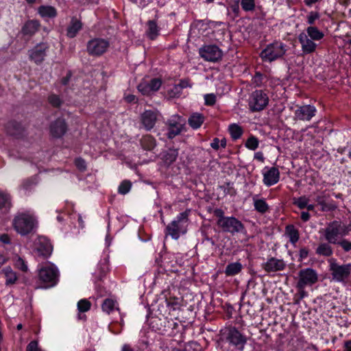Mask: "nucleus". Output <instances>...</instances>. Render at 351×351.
<instances>
[{"mask_svg":"<svg viewBox=\"0 0 351 351\" xmlns=\"http://www.w3.org/2000/svg\"><path fill=\"white\" fill-rule=\"evenodd\" d=\"M285 234L288 237L290 243L295 246L300 239L298 230L293 225H287L285 227Z\"/></svg>","mask_w":351,"mask_h":351,"instance_id":"obj_25","label":"nucleus"},{"mask_svg":"<svg viewBox=\"0 0 351 351\" xmlns=\"http://www.w3.org/2000/svg\"><path fill=\"white\" fill-rule=\"evenodd\" d=\"M116 301L107 298L101 304V308L103 311L110 314L116 308Z\"/></svg>","mask_w":351,"mask_h":351,"instance_id":"obj_35","label":"nucleus"},{"mask_svg":"<svg viewBox=\"0 0 351 351\" xmlns=\"http://www.w3.org/2000/svg\"><path fill=\"white\" fill-rule=\"evenodd\" d=\"M298 40L303 53L306 54L312 53L316 50L317 44L315 40L308 38L306 33H300L298 36Z\"/></svg>","mask_w":351,"mask_h":351,"instance_id":"obj_18","label":"nucleus"},{"mask_svg":"<svg viewBox=\"0 0 351 351\" xmlns=\"http://www.w3.org/2000/svg\"><path fill=\"white\" fill-rule=\"evenodd\" d=\"M213 213L215 216H216L218 219L217 222H219L222 219L226 218L227 217L224 216V212L221 208H216L214 210Z\"/></svg>","mask_w":351,"mask_h":351,"instance_id":"obj_53","label":"nucleus"},{"mask_svg":"<svg viewBox=\"0 0 351 351\" xmlns=\"http://www.w3.org/2000/svg\"><path fill=\"white\" fill-rule=\"evenodd\" d=\"M48 101L51 105H52L53 107H60L62 104V101L59 96L51 94L48 97Z\"/></svg>","mask_w":351,"mask_h":351,"instance_id":"obj_49","label":"nucleus"},{"mask_svg":"<svg viewBox=\"0 0 351 351\" xmlns=\"http://www.w3.org/2000/svg\"><path fill=\"white\" fill-rule=\"evenodd\" d=\"M287 264L282 259L276 257L268 258L267 261L262 264V267L267 273L281 271L286 268Z\"/></svg>","mask_w":351,"mask_h":351,"instance_id":"obj_17","label":"nucleus"},{"mask_svg":"<svg viewBox=\"0 0 351 351\" xmlns=\"http://www.w3.org/2000/svg\"><path fill=\"white\" fill-rule=\"evenodd\" d=\"M205 120V118L203 114L195 112L193 113L189 118L188 122L189 125L193 129H198L201 127V125L203 124L204 121Z\"/></svg>","mask_w":351,"mask_h":351,"instance_id":"obj_26","label":"nucleus"},{"mask_svg":"<svg viewBox=\"0 0 351 351\" xmlns=\"http://www.w3.org/2000/svg\"><path fill=\"white\" fill-rule=\"evenodd\" d=\"M161 85L162 81L159 78H153L150 81L143 80L137 86V89L142 95L149 96L156 92Z\"/></svg>","mask_w":351,"mask_h":351,"instance_id":"obj_13","label":"nucleus"},{"mask_svg":"<svg viewBox=\"0 0 351 351\" xmlns=\"http://www.w3.org/2000/svg\"><path fill=\"white\" fill-rule=\"evenodd\" d=\"M301 219L304 222L308 221L310 219V214L308 212H302Z\"/></svg>","mask_w":351,"mask_h":351,"instance_id":"obj_58","label":"nucleus"},{"mask_svg":"<svg viewBox=\"0 0 351 351\" xmlns=\"http://www.w3.org/2000/svg\"><path fill=\"white\" fill-rule=\"evenodd\" d=\"M223 335L226 341L237 350L243 351L247 343V337L236 327H229L225 329Z\"/></svg>","mask_w":351,"mask_h":351,"instance_id":"obj_7","label":"nucleus"},{"mask_svg":"<svg viewBox=\"0 0 351 351\" xmlns=\"http://www.w3.org/2000/svg\"><path fill=\"white\" fill-rule=\"evenodd\" d=\"M5 277V284L12 285L15 283L17 280L16 275L10 267H6L2 270Z\"/></svg>","mask_w":351,"mask_h":351,"instance_id":"obj_33","label":"nucleus"},{"mask_svg":"<svg viewBox=\"0 0 351 351\" xmlns=\"http://www.w3.org/2000/svg\"><path fill=\"white\" fill-rule=\"evenodd\" d=\"M299 255H300V258L302 260L308 257V249L306 248V247L301 248L300 250Z\"/></svg>","mask_w":351,"mask_h":351,"instance_id":"obj_57","label":"nucleus"},{"mask_svg":"<svg viewBox=\"0 0 351 351\" xmlns=\"http://www.w3.org/2000/svg\"><path fill=\"white\" fill-rule=\"evenodd\" d=\"M220 140L218 138H215L210 143V147L215 150H218L220 147Z\"/></svg>","mask_w":351,"mask_h":351,"instance_id":"obj_56","label":"nucleus"},{"mask_svg":"<svg viewBox=\"0 0 351 351\" xmlns=\"http://www.w3.org/2000/svg\"><path fill=\"white\" fill-rule=\"evenodd\" d=\"M11 206L10 197L6 194L0 193V209L9 208Z\"/></svg>","mask_w":351,"mask_h":351,"instance_id":"obj_44","label":"nucleus"},{"mask_svg":"<svg viewBox=\"0 0 351 351\" xmlns=\"http://www.w3.org/2000/svg\"><path fill=\"white\" fill-rule=\"evenodd\" d=\"M259 141L255 136H250L245 142V147L251 150H255L258 147Z\"/></svg>","mask_w":351,"mask_h":351,"instance_id":"obj_45","label":"nucleus"},{"mask_svg":"<svg viewBox=\"0 0 351 351\" xmlns=\"http://www.w3.org/2000/svg\"><path fill=\"white\" fill-rule=\"evenodd\" d=\"M82 24L80 21L77 19L73 18L71 21L69 25L66 29V36L69 38H74L76 36L78 32L82 29Z\"/></svg>","mask_w":351,"mask_h":351,"instance_id":"obj_24","label":"nucleus"},{"mask_svg":"<svg viewBox=\"0 0 351 351\" xmlns=\"http://www.w3.org/2000/svg\"><path fill=\"white\" fill-rule=\"evenodd\" d=\"M226 184L228 186V189H227V191L225 189L224 192L226 193H227V194H230L231 195H234L236 193L234 189L232 187L230 186V184L229 182L227 183Z\"/></svg>","mask_w":351,"mask_h":351,"instance_id":"obj_59","label":"nucleus"},{"mask_svg":"<svg viewBox=\"0 0 351 351\" xmlns=\"http://www.w3.org/2000/svg\"><path fill=\"white\" fill-rule=\"evenodd\" d=\"M243 269L241 263L235 262L228 264L225 269V274L227 276H233L239 274Z\"/></svg>","mask_w":351,"mask_h":351,"instance_id":"obj_28","label":"nucleus"},{"mask_svg":"<svg viewBox=\"0 0 351 351\" xmlns=\"http://www.w3.org/2000/svg\"><path fill=\"white\" fill-rule=\"evenodd\" d=\"M40 24L37 20L27 21L21 29V32L24 35L32 36L37 32L40 28Z\"/></svg>","mask_w":351,"mask_h":351,"instance_id":"obj_22","label":"nucleus"},{"mask_svg":"<svg viewBox=\"0 0 351 351\" xmlns=\"http://www.w3.org/2000/svg\"><path fill=\"white\" fill-rule=\"evenodd\" d=\"M287 51V46L280 41L269 44L261 51L260 57L264 62H271L283 57Z\"/></svg>","mask_w":351,"mask_h":351,"instance_id":"obj_6","label":"nucleus"},{"mask_svg":"<svg viewBox=\"0 0 351 351\" xmlns=\"http://www.w3.org/2000/svg\"><path fill=\"white\" fill-rule=\"evenodd\" d=\"M241 5L245 12L253 11L255 8V0H241Z\"/></svg>","mask_w":351,"mask_h":351,"instance_id":"obj_42","label":"nucleus"},{"mask_svg":"<svg viewBox=\"0 0 351 351\" xmlns=\"http://www.w3.org/2000/svg\"><path fill=\"white\" fill-rule=\"evenodd\" d=\"M141 123L147 130H152L157 120L156 112L152 110H145L141 116Z\"/></svg>","mask_w":351,"mask_h":351,"instance_id":"obj_21","label":"nucleus"},{"mask_svg":"<svg viewBox=\"0 0 351 351\" xmlns=\"http://www.w3.org/2000/svg\"><path fill=\"white\" fill-rule=\"evenodd\" d=\"M335 245H339L346 252L351 251V241L348 239H341Z\"/></svg>","mask_w":351,"mask_h":351,"instance_id":"obj_48","label":"nucleus"},{"mask_svg":"<svg viewBox=\"0 0 351 351\" xmlns=\"http://www.w3.org/2000/svg\"><path fill=\"white\" fill-rule=\"evenodd\" d=\"M132 182L129 180H125L121 182L118 188L119 193L121 195L127 194L131 189Z\"/></svg>","mask_w":351,"mask_h":351,"instance_id":"obj_40","label":"nucleus"},{"mask_svg":"<svg viewBox=\"0 0 351 351\" xmlns=\"http://www.w3.org/2000/svg\"><path fill=\"white\" fill-rule=\"evenodd\" d=\"M298 281L297 288H305L306 286H311L318 280V275L315 270L311 268L301 269L298 273Z\"/></svg>","mask_w":351,"mask_h":351,"instance_id":"obj_10","label":"nucleus"},{"mask_svg":"<svg viewBox=\"0 0 351 351\" xmlns=\"http://www.w3.org/2000/svg\"><path fill=\"white\" fill-rule=\"evenodd\" d=\"M189 210L180 213L169 223L165 229L166 234L171 236L173 239L178 240L181 235L186 234L189 222Z\"/></svg>","mask_w":351,"mask_h":351,"instance_id":"obj_3","label":"nucleus"},{"mask_svg":"<svg viewBox=\"0 0 351 351\" xmlns=\"http://www.w3.org/2000/svg\"><path fill=\"white\" fill-rule=\"evenodd\" d=\"M77 306L80 313H84L90 309L91 303L86 299H82L78 301Z\"/></svg>","mask_w":351,"mask_h":351,"instance_id":"obj_39","label":"nucleus"},{"mask_svg":"<svg viewBox=\"0 0 351 351\" xmlns=\"http://www.w3.org/2000/svg\"><path fill=\"white\" fill-rule=\"evenodd\" d=\"M12 226L16 232L25 236L34 232L37 226L38 221L36 217L29 211L18 213L14 217Z\"/></svg>","mask_w":351,"mask_h":351,"instance_id":"obj_1","label":"nucleus"},{"mask_svg":"<svg viewBox=\"0 0 351 351\" xmlns=\"http://www.w3.org/2000/svg\"><path fill=\"white\" fill-rule=\"evenodd\" d=\"M317 110L314 106L304 105L299 106L294 112L295 120L309 121L315 115Z\"/></svg>","mask_w":351,"mask_h":351,"instance_id":"obj_16","label":"nucleus"},{"mask_svg":"<svg viewBox=\"0 0 351 351\" xmlns=\"http://www.w3.org/2000/svg\"><path fill=\"white\" fill-rule=\"evenodd\" d=\"M350 230V226L345 225L339 221H333L320 230V233L329 243L336 244L343 237L348 235Z\"/></svg>","mask_w":351,"mask_h":351,"instance_id":"obj_2","label":"nucleus"},{"mask_svg":"<svg viewBox=\"0 0 351 351\" xmlns=\"http://www.w3.org/2000/svg\"><path fill=\"white\" fill-rule=\"evenodd\" d=\"M14 265L16 268L23 272H26L28 270V267L26 262L20 256L16 257L14 260Z\"/></svg>","mask_w":351,"mask_h":351,"instance_id":"obj_43","label":"nucleus"},{"mask_svg":"<svg viewBox=\"0 0 351 351\" xmlns=\"http://www.w3.org/2000/svg\"><path fill=\"white\" fill-rule=\"evenodd\" d=\"M110 46L109 42L104 38H94L87 43L86 49L88 54L99 56L104 53Z\"/></svg>","mask_w":351,"mask_h":351,"instance_id":"obj_11","label":"nucleus"},{"mask_svg":"<svg viewBox=\"0 0 351 351\" xmlns=\"http://www.w3.org/2000/svg\"><path fill=\"white\" fill-rule=\"evenodd\" d=\"M308 202L309 199L304 195L299 197H294L293 199V204L300 209L305 208L306 206H307V203Z\"/></svg>","mask_w":351,"mask_h":351,"instance_id":"obj_38","label":"nucleus"},{"mask_svg":"<svg viewBox=\"0 0 351 351\" xmlns=\"http://www.w3.org/2000/svg\"><path fill=\"white\" fill-rule=\"evenodd\" d=\"M167 306L170 307L171 309L175 311L178 308L179 304L178 301L175 299L173 300H167Z\"/></svg>","mask_w":351,"mask_h":351,"instance_id":"obj_54","label":"nucleus"},{"mask_svg":"<svg viewBox=\"0 0 351 351\" xmlns=\"http://www.w3.org/2000/svg\"><path fill=\"white\" fill-rule=\"evenodd\" d=\"M265 77L260 72H256L252 77V84L255 86L261 87L263 84V81Z\"/></svg>","mask_w":351,"mask_h":351,"instance_id":"obj_46","label":"nucleus"},{"mask_svg":"<svg viewBox=\"0 0 351 351\" xmlns=\"http://www.w3.org/2000/svg\"><path fill=\"white\" fill-rule=\"evenodd\" d=\"M59 271L52 263L43 264L38 268V278L43 283L42 288L49 289L55 287L59 281Z\"/></svg>","mask_w":351,"mask_h":351,"instance_id":"obj_4","label":"nucleus"},{"mask_svg":"<svg viewBox=\"0 0 351 351\" xmlns=\"http://www.w3.org/2000/svg\"><path fill=\"white\" fill-rule=\"evenodd\" d=\"M6 130L10 135L19 136L22 134L23 128L18 123L12 121L8 123Z\"/></svg>","mask_w":351,"mask_h":351,"instance_id":"obj_32","label":"nucleus"},{"mask_svg":"<svg viewBox=\"0 0 351 351\" xmlns=\"http://www.w3.org/2000/svg\"><path fill=\"white\" fill-rule=\"evenodd\" d=\"M254 159H256L258 161H261V162H263L264 159H265L264 156H263V154L261 152L255 153Z\"/></svg>","mask_w":351,"mask_h":351,"instance_id":"obj_60","label":"nucleus"},{"mask_svg":"<svg viewBox=\"0 0 351 351\" xmlns=\"http://www.w3.org/2000/svg\"><path fill=\"white\" fill-rule=\"evenodd\" d=\"M344 347L345 351H351V340L346 341Z\"/></svg>","mask_w":351,"mask_h":351,"instance_id":"obj_64","label":"nucleus"},{"mask_svg":"<svg viewBox=\"0 0 351 351\" xmlns=\"http://www.w3.org/2000/svg\"><path fill=\"white\" fill-rule=\"evenodd\" d=\"M43 242H44L43 248H42L41 246H40V247H38L37 248V250L39 252L40 255L44 256H48L52 252V246L47 241H44Z\"/></svg>","mask_w":351,"mask_h":351,"instance_id":"obj_41","label":"nucleus"},{"mask_svg":"<svg viewBox=\"0 0 351 351\" xmlns=\"http://www.w3.org/2000/svg\"><path fill=\"white\" fill-rule=\"evenodd\" d=\"M280 179V171L276 167H271L263 172V182L267 186L276 184Z\"/></svg>","mask_w":351,"mask_h":351,"instance_id":"obj_19","label":"nucleus"},{"mask_svg":"<svg viewBox=\"0 0 351 351\" xmlns=\"http://www.w3.org/2000/svg\"><path fill=\"white\" fill-rule=\"evenodd\" d=\"M299 289V295L300 299H303L304 298L307 296V293L304 291V288L298 289Z\"/></svg>","mask_w":351,"mask_h":351,"instance_id":"obj_63","label":"nucleus"},{"mask_svg":"<svg viewBox=\"0 0 351 351\" xmlns=\"http://www.w3.org/2000/svg\"><path fill=\"white\" fill-rule=\"evenodd\" d=\"M0 241L4 243H9L10 238L7 234H3L0 237Z\"/></svg>","mask_w":351,"mask_h":351,"instance_id":"obj_62","label":"nucleus"},{"mask_svg":"<svg viewBox=\"0 0 351 351\" xmlns=\"http://www.w3.org/2000/svg\"><path fill=\"white\" fill-rule=\"evenodd\" d=\"M141 145L144 149L151 150L155 147L156 141L151 136H145L141 139Z\"/></svg>","mask_w":351,"mask_h":351,"instance_id":"obj_37","label":"nucleus"},{"mask_svg":"<svg viewBox=\"0 0 351 351\" xmlns=\"http://www.w3.org/2000/svg\"><path fill=\"white\" fill-rule=\"evenodd\" d=\"M199 56L206 61L215 62L222 58V51L215 45H204L199 49Z\"/></svg>","mask_w":351,"mask_h":351,"instance_id":"obj_12","label":"nucleus"},{"mask_svg":"<svg viewBox=\"0 0 351 351\" xmlns=\"http://www.w3.org/2000/svg\"><path fill=\"white\" fill-rule=\"evenodd\" d=\"M147 27L146 32L147 36L150 39L154 40L159 34V27L156 22L155 21H149L147 22Z\"/></svg>","mask_w":351,"mask_h":351,"instance_id":"obj_31","label":"nucleus"},{"mask_svg":"<svg viewBox=\"0 0 351 351\" xmlns=\"http://www.w3.org/2000/svg\"><path fill=\"white\" fill-rule=\"evenodd\" d=\"M320 17V14L317 12L311 11L306 16V22L312 26L315 24V21Z\"/></svg>","mask_w":351,"mask_h":351,"instance_id":"obj_47","label":"nucleus"},{"mask_svg":"<svg viewBox=\"0 0 351 351\" xmlns=\"http://www.w3.org/2000/svg\"><path fill=\"white\" fill-rule=\"evenodd\" d=\"M178 156V150L177 149H169L165 153V154L164 155L163 158H164L165 162L167 164L170 165V164L173 162L177 159Z\"/></svg>","mask_w":351,"mask_h":351,"instance_id":"obj_36","label":"nucleus"},{"mask_svg":"<svg viewBox=\"0 0 351 351\" xmlns=\"http://www.w3.org/2000/svg\"><path fill=\"white\" fill-rule=\"evenodd\" d=\"M332 243L327 242L320 243L318 244L315 250L318 256L324 257H330L333 254V249L331 246Z\"/></svg>","mask_w":351,"mask_h":351,"instance_id":"obj_23","label":"nucleus"},{"mask_svg":"<svg viewBox=\"0 0 351 351\" xmlns=\"http://www.w3.org/2000/svg\"><path fill=\"white\" fill-rule=\"evenodd\" d=\"M49 46L47 43H41L29 50V58L36 64H41L47 56Z\"/></svg>","mask_w":351,"mask_h":351,"instance_id":"obj_14","label":"nucleus"},{"mask_svg":"<svg viewBox=\"0 0 351 351\" xmlns=\"http://www.w3.org/2000/svg\"><path fill=\"white\" fill-rule=\"evenodd\" d=\"M204 101L206 106H213L216 102V96L215 94H206L204 95Z\"/></svg>","mask_w":351,"mask_h":351,"instance_id":"obj_50","label":"nucleus"},{"mask_svg":"<svg viewBox=\"0 0 351 351\" xmlns=\"http://www.w3.org/2000/svg\"><path fill=\"white\" fill-rule=\"evenodd\" d=\"M306 36L312 40L317 41L320 40L324 38V33L318 29L317 27L314 26H309L306 28Z\"/></svg>","mask_w":351,"mask_h":351,"instance_id":"obj_30","label":"nucleus"},{"mask_svg":"<svg viewBox=\"0 0 351 351\" xmlns=\"http://www.w3.org/2000/svg\"><path fill=\"white\" fill-rule=\"evenodd\" d=\"M38 12L43 18H54L57 15L56 9L51 5H40Z\"/></svg>","mask_w":351,"mask_h":351,"instance_id":"obj_27","label":"nucleus"},{"mask_svg":"<svg viewBox=\"0 0 351 351\" xmlns=\"http://www.w3.org/2000/svg\"><path fill=\"white\" fill-rule=\"evenodd\" d=\"M124 98L128 103L136 104L138 101V99L134 95L129 94L125 95Z\"/></svg>","mask_w":351,"mask_h":351,"instance_id":"obj_55","label":"nucleus"},{"mask_svg":"<svg viewBox=\"0 0 351 351\" xmlns=\"http://www.w3.org/2000/svg\"><path fill=\"white\" fill-rule=\"evenodd\" d=\"M332 280L336 282H346L351 275V263L339 264L335 258L328 260Z\"/></svg>","mask_w":351,"mask_h":351,"instance_id":"obj_5","label":"nucleus"},{"mask_svg":"<svg viewBox=\"0 0 351 351\" xmlns=\"http://www.w3.org/2000/svg\"><path fill=\"white\" fill-rule=\"evenodd\" d=\"M228 130L231 135V137L234 140L239 139L243 134V130L241 127H240L239 125L236 123L230 124L229 125Z\"/></svg>","mask_w":351,"mask_h":351,"instance_id":"obj_34","label":"nucleus"},{"mask_svg":"<svg viewBox=\"0 0 351 351\" xmlns=\"http://www.w3.org/2000/svg\"><path fill=\"white\" fill-rule=\"evenodd\" d=\"M269 103L267 95L262 90L253 91L248 99L249 109L252 112L263 110Z\"/></svg>","mask_w":351,"mask_h":351,"instance_id":"obj_8","label":"nucleus"},{"mask_svg":"<svg viewBox=\"0 0 351 351\" xmlns=\"http://www.w3.org/2000/svg\"><path fill=\"white\" fill-rule=\"evenodd\" d=\"M75 164L80 171H84L86 169V162L81 158H76L75 160Z\"/></svg>","mask_w":351,"mask_h":351,"instance_id":"obj_52","label":"nucleus"},{"mask_svg":"<svg viewBox=\"0 0 351 351\" xmlns=\"http://www.w3.org/2000/svg\"><path fill=\"white\" fill-rule=\"evenodd\" d=\"M253 202L254 209L261 214H264L269 210V205L264 199H257L256 197H253Z\"/></svg>","mask_w":351,"mask_h":351,"instance_id":"obj_29","label":"nucleus"},{"mask_svg":"<svg viewBox=\"0 0 351 351\" xmlns=\"http://www.w3.org/2000/svg\"><path fill=\"white\" fill-rule=\"evenodd\" d=\"M167 125L168 127L167 136L169 138H173L181 132L183 121L181 117L175 114L167 120Z\"/></svg>","mask_w":351,"mask_h":351,"instance_id":"obj_15","label":"nucleus"},{"mask_svg":"<svg viewBox=\"0 0 351 351\" xmlns=\"http://www.w3.org/2000/svg\"><path fill=\"white\" fill-rule=\"evenodd\" d=\"M67 126L64 119L62 118L57 119L50 125V132L53 137L60 138L66 132Z\"/></svg>","mask_w":351,"mask_h":351,"instance_id":"obj_20","label":"nucleus"},{"mask_svg":"<svg viewBox=\"0 0 351 351\" xmlns=\"http://www.w3.org/2000/svg\"><path fill=\"white\" fill-rule=\"evenodd\" d=\"M26 351H43L39 347L36 341H32L27 346Z\"/></svg>","mask_w":351,"mask_h":351,"instance_id":"obj_51","label":"nucleus"},{"mask_svg":"<svg viewBox=\"0 0 351 351\" xmlns=\"http://www.w3.org/2000/svg\"><path fill=\"white\" fill-rule=\"evenodd\" d=\"M217 224L223 232L232 234L241 232L244 230V226L241 221L234 217L223 218L219 222H217Z\"/></svg>","mask_w":351,"mask_h":351,"instance_id":"obj_9","label":"nucleus"},{"mask_svg":"<svg viewBox=\"0 0 351 351\" xmlns=\"http://www.w3.org/2000/svg\"><path fill=\"white\" fill-rule=\"evenodd\" d=\"M231 9H232V12L234 13H235V14L237 16L239 15V6L238 2L234 3V5H231Z\"/></svg>","mask_w":351,"mask_h":351,"instance_id":"obj_61","label":"nucleus"}]
</instances>
